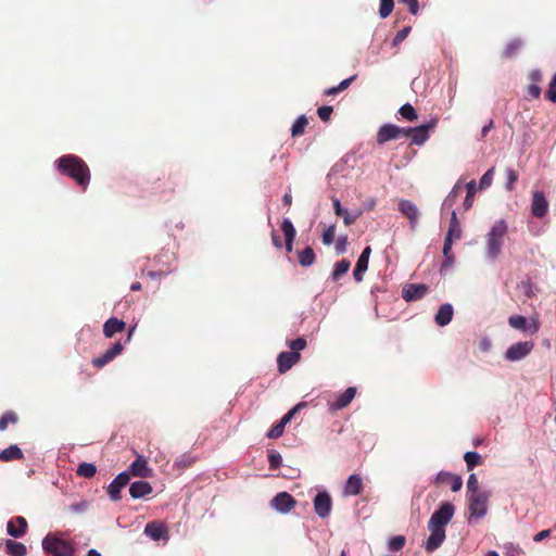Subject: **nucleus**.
<instances>
[{"instance_id": "1", "label": "nucleus", "mask_w": 556, "mask_h": 556, "mask_svg": "<svg viewBox=\"0 0 556 556\" xmlns=\"http://www.w3.org/2000/svg\"><path fill=\"white\" fill-rule=\"evenodd\" d=\"M59 173L76 181L84 190L90 182V170L86 162L77 155L66 154L55 162Z\"/></svg>"}, {"instance_id": "2", "label": "nucleus", "mask_w": 556, "mask_h": 556, "mask_svg": "<svg viewBox=\"0 0 556 556\" xmlns=\"http://www.w3.org/2000/svg\"><path fill=\"white\" fill-rule=\"evenodd\" d=\"M42 548L49 556H74L75 543L64 538V533H48L42 540Z\"/></svg>"}, {"instance_id": "3", "label": "nucleus", "mask_w": 556, "mask_h": 556, "mask_svg": "<svg viewBox=\"0 0 556 556\" xmlns=\"http://www.w3.org/2000/svg\"><path fill=\"white\" fill-rule=\"evenodd\" d=\"M507 233V225L501 219L496 222L486 235V251L491 258H496L502 252L504 237Z\"/></svg>"}, {"instance_id": "4", "label": "nucleus", "mask_w": 556, "mask_h": 556, "mask_svg": "<svg viewBox=\"0 0 556 556\" xmlns=\"http://www.w3.org/2000/svg\"><path fill=\"white\" fill-rule=\"evenodd\" d=\"M455 507L452 503L445 502L431 515L428 528L444 529V527L452 520Z\"/></svg>"}, {"instance_id": "5", "label": "nucleus", "mask_w": 556, "mask_h": 556, "mask_svg": "<svg viewBox=\"0 0 556 556\" xmlns=\"http://www.w3.org/2000/svg\"><path fill=\"white\" fill-rule=\"evenodd\" d=\"M489 497V493L484 491L469 494L468 501L470 517L482 518L485 516L488 511Z\"/></svg>"}, {"instance_id": "6", "label": "nucleus", "mask_w": 556, "mask_h": 556, "mask_svg": "<svg viewBox=\"0 0 556 556\" xmlns=\"http://www.w3.org/2000/svg\"><path fill=\"white\" fill-rule=\"evenodd\" d=\"M437 124L438 119L432 118L431 121L424 125L417 127H409L408 132L412 143L417 146L424 144L429 138V132L437 127Z\"/></svg>"}, {"instance_id": "7", "label": "nucleus", "mask_w": 556, "mask_h": 556, "mask_svg": "<svg viewBox=\"0 0 556 556\" xmlns=\"http://www.w3.org/2000/svg\"><path fill=\"white\" fill-rule=\"evenodd\" d=\"M508 324L510 327H513L517 330L529 332L531 334L536 333L541 327V324L538 318L533 317V318H531V321L528 323L526 317H523L521 315L510 316L508 318Z\"/></svg>"}, {"instance_id": "8", "label": "nucleus", "mask_w": 556, "mask_h": 556, "mask_svg": "<svg viewBox=\"0 0 556 556\" xmlns=\"http://www.w3.org/2000/svg\"><path fill=\"white\" fill-rule=\"evenodd\" d=\"M533 348L534 343L531 341L517 342L507 349L505 357L510 362L520 361L529 355Z\"/></svg>"}, {"instance_id": "9", "label": "nucleus", "mask_w": 556, "mask_h": 556, "mask_svg": "<svg viewBox=\"0 0 556 556\" xmlns=\"http://www.w3.org/2000/svg\"><path fill=\"white\" fill-rule=\"evenodd\" d=\"M356 395V388L349 387L343 393L337 394L336 399L328 402V410L333 414L340 409L345 408L350 405Z\"/></svg>"}, {"instance_id": "10", "label": "nucleus", "mask_w": 556, "mask_h": 556, "mask_svg": "<svg viewBox=\"0 0 556 556\" xmlns=\"http://www.w3.org/2000/svg\"><path fill=\"white\" fill-rule=\"evenodd\" d=\"M129 480L130 473L128 471H123L114 478L108 486V494L112 501L121 500V492L129 483Z\"/></svg>"}, {"instance_id": "11", "label": "nucleus", "mask_w": 556, "mask_h": 556, "mask_svg": "<svg viewBox=\"0 0 556 556\" xmlns=\"http://www.w3.org/2000/svg\"><path fill=\"white\" fill-rule=\"evenodd\" d=\"M548 211V201L544 192L534 191L531 201V213L536 218H543Z\"/></svg>"}, {"instance_id": "12", "label": "nucleus", "mask_w": 556, "mask_h": 556, "mask_svg": "<svg viewBox=\"0 0 556 556\" xmlns=\"http://www.w3.org/2000/svg\"><path fill=\"white\" fill-rule=\"evenodd\" d=\"M428 286L424 283H409L402 290V298L406 302L417 301L422 299L428 293Z\"/></svg>"}, {"instance_id": "13", "label": "nucleus", "mask_w": 556, "mask_h": 556, "mask_svg": "<svg viewBox=\"0 0 556 556\" xmlns=\"http://www.w3.org/2000/svg\"><path fill=\"white\" fill-rule=\"evenodd\" d=\"M270 504L276 510L287 514L295 506L296 501L288 492H280L271 500Z\"/></svg>"}, {"instance_id": "14", "label": "nucleus", "mask_w": 556, "mask_h": 556, "mask_svg": "<svg viewBox=\"0 0 556 556\" xmlns=\"http://www.w3.org/2000/svg\"><path fill=\"white\" fill-rule=\"evenodd\" d=\"M332 507V501L330 495L327 492L318 493L314 498V509L315 513L320 518H326L329 516Z\"/></svg>"}, {"instance_id": "15", "label": "nucleus", "mask_w": 556, "mask_h": 556, "mask_svg": "<svg viewBox=\"0 0 556 556\" xmlns=\"http://www.w3.org/2000/svg\"><path fill=\"white\" fill-rule=\"evenodd\" d=\"M399 211L408 218L410 228L414 230L417 227L418 218H419V210L409 200H401L399 202Z\"/></svg>"}, {"instance_id": "16", "label": "nucleus", "mask_w": 556, "mask_h": 556, "mask_svg": "<svg viewBox=\"0 0 556 556\" xmlns=\"http://www.w3.org/2000/svg\"><path fill=\"white\" fill-rule=\"evenodd\" d=\"M401 137L400 127L393 124H384L382 125L376 136V141L378 144H384L390 140H395Z\"/></svg>"}, {"instance_id": "17", "label": "nucleus", "mask_w": 556, "mask_h": 556, "mask_svg": "<svg viewBox=\"0 0 556 556\" xmlns=\"http://www.w3.org/2000/svg\"><path fill=\"white\" fill-rule=\"evenodd\" d=\"M124 350V345L121 342H115L112 348L106 350L101 356L92 359V364L97 368H102L110 362H112L117 355H119Z\"/></svg>"}, {"instance_id": "18", "label": "nucleus", "mask_w": 556, "mask_h": 556, "mask_svg": "<svg viewBox=\"0 0 556 556\" xmlns=\"http://www.w3.org/2000/svg\"><path fill=\"white\" fill-rule=\"evenodd\" d=\"M300 357L298 352H281L277 357L278 371L280 374L287 372L300 361Z\"/></svg>"}, {"instance_id": "19", "label": "nucleus", "mask_w": 556, "mask_h": 556, "mask_svg": "<svg viewBox=\"0 0 556 556\" xmlns=\"http://www.w3.org/2000/svg\"><path fill=\"white\" fill-rule=\"evenodd\" d=\"M430 535L426 541L425 548L427 552L432 553L438 549L445 540V529L428 528Z\"/></svg>"}, {"instance_id": "20", "label": "nucleus", "mask_w": 556, "mask_h": 556, "mask_svg": "<svg viewBox=\"0 0 556 556\" xmlns=\"http://www.w3.org/2000/svg\"><path fill=\"white\" fill-rule=\"evenodd\" d=\"M130 477L149 478L152 476V469L149 468L148 462L143 456H138L129 467Z\"/></svg>"}, {"instance_id": "21", "label": "nucleus", "mask_w": 556, "mask_h": 556, "mask_svg": "<svg viewBox=\"0 0 556 556\" xmlns=\"http://www.w3.org/2000/svg\"><path fill=\"white\" fill-rule=\"evenodd\" d=\"M8 534L13 538H22L27 531V521L24 517L17 516L9 520L7 525Z\"/></svg>"}, {"instance_id": "22", "label": "nucleus", "mask_w": 556, "mask_h": 556, "mask_svg": "<svg viewBox=\"0 0 556 556\" xmlns=\"http://www.w3.org/2000/svg\"><path fill=\"white\" fill-rule=\"evenodd\" d=\"M144 533L154 541L167 539V529L162 522H148L144 528Z\"/></svg>"}, {"instance_id": "23", "label": "nucleus", "mask_w": 556, "mask_h": 556, "mask_svg": "<svg viewBox=\"0 0 556 556\" xmlns=\"http://www.w3.org/2000/svg\"><path fill=\"white\" fill-rule=\"evenodd\" d=\"M435 483H438V484L450 483L451 490L453 492L459 491L463 486V480L459 476H455V475H453L451 472H446V471H440L437 475Z\"/></svg>"}, {"instance_id": "24", "label": "nucleus", "mask_w": 556, "mask_h": 556, "mask_svg": "<svg viewBox=\"0 0 556 556\" xmlns=\"http://www.w3.org/2000/svg\"><path fill=\"white\" fill-rule=\"evenodd\" d=\"M152 491V485L143 480L132 482L129 488V494L132 498H142L151 494Z\"/></svg>"}, {"instance_id": "25", "label": "nucleus", "mask_w": 556, "mask_h": 556, "mask_svg": "<svg viewBox=\"0 0 556 556\" xmlns=\"http://www.w3.org/2000/svg\"><path fill=\"white\" fill-rule=\"evenodd\" d=\"M281 230L285 235L286 251L290 253L292 252L293 241L296 235L295 228L290 219L285 218L281 223Z\"/></svg>"}, {"instance_id": "26", "label": "nucleus", "mask_w": 556, "mask_h": 556, "mask_svg": "<svg viewBox=\"0 0 556 556\" xmlns=\"http://www.w3.org/2000/svg\"><path fill=\"white\" fill-rule=\"evenodd\" d=\"M125 328H126L125 321H123L116 317H111L103 325V334L105 338H112L117 332L124 331Z\"/></svg>"}, {"instance_id": "27", "label": "nucleus", "mask_w": 556, "mask_h": 556, "mask_svg": "<svg viewBox=\"0 0 556 556\" xmlns=\"http://www.w3.org/2000/svg\"><path fill=\"white\" fill-rule=\"evenodd\" d=\"M363 490V479L359 475H352L345 482L343 493L346 496L358 495Z\"/></svg>"}, {"instance_id": "28", "label": "nucleus", "mask_w": 556, "mask_h": 556, "mask_svg": "<svg viewBox=\"0 0 556 556\" xmlns=\"http://www.w3.org/2000/svg\"><path fill=\"white\" fill-rule=\"evenodd\" d=\"M454 309L453 306L448 303L442 304L434 317L435 323L443 327L451 323L453 318Z\"/></svg>"}, {"instance_id": "29", "label": "nucleus", "mask_w": 556, "mask_h": 556, "mask_svg": "<svg viewBox=\"0 0 556 556\" xmlns=\"http://www.w3.org/2000/svg\"><path fill=\"white\" fill-rule=\"evenodd\" d=\"M23 457V451L15 444L10 445L9 447L0 452V460L5 463L12 460H20Z\"/></svg>"}, {"instance_id": "30", "label": "nucleus", "mask_w": 556, "mask_h": 556, "mask_svg": "<svg viewBox=\"0 0 556 556\" xmlns=\"http://www.w3.org/2000/svg\"><path fill=\"white\" fill-rule=\"evenodd\" d=\"M5 553L10 556H25L27 554V547L21 542L7 540Z\"/></svg>"}, {"instance_id": "31", "label": "nucleus", "mask_w": 556, "mask_h": 556, "mask_svg": "<svg viewBox=\"0 0 556 556\" xmlns=\"http://www.w3.org/2000/svg\"><path fill=\"white\" fill-rule=\"evenodd\" d=\"M460 237H462L460 224L457 218L456 212L453 211L452 215H451V219H450L448 230H447L445 238H450L452 240H454V239L458 240V239H460Z\"/></svg>"}, {"instance_id": "32", "label": "nucleus", "mask_w": 556, "mask_h": 556, "mask_svg": "<svg viewBox=\"0 0 556 556\" xmlns=\"http://www.w3.org/2000/svg\"><path fill=\"white\" fill-rule=\"evenodd\" d=\"M315 260V252L311 247H306L304 250L298 252L299 264L303 267L313 265Z\"/></svg>"}, {"instance_id": "33", "label": "nucleus", "mask_w": 556, "mask_h": 556, "mask_svg": "<svg viewBox=\"0 0 556 556\" xmlns=\"http://www.w3.org/2000/svg\"><path fill=\"white\" fill-rule=\"evenodd\" d=\"M452 245H453V240L450 238H445L444 244H443V255H444L445 260L442 263L441 270L451 266L454 263V255L452 254Z\"/></svg>"}, {"instance_id": "34", "label": "nucleus", "mask_w": 556, "mask_h": 556, "mask_svg": "<svg viewBox=\"0 0 556 556\" xmlns=\"http://www.w3.org/2000/svg\"><path fill=\"white\" fill-rule=\"evenodd\" d=\"M351 263L350 261L343 258L334 264V268L332 270V279L339 280L343 275H345L350 269Z\"/></svg>"}, {"instance_id": "35", "label": "nucleus", "mask_w": 556, "mask_h": 556, "mask_svg": "<svg viewBox=\"0 0 556 556\" xmlns=\"http://www.w3.org/2000/svg\"><path fill=\"white\" fill-rule=\"evenodd\" d=\"M307 125H308V119L305 115H301L300 117H298L291 128L292 137L302 136L304 134Z\"/></svg>"}, {"instance_id": "36", "label": "nucleus", "mask_w": 556, "mask_h": 556, "mask_svg": "<svg viewBox=\"0 0 556 556\" xmlns=\"http://www.w3.org/2000/svg\"><path fill=\"white\" fill-rule=\"evenodd\" d=\"M76 473L79 477L90 479L97 473V467L91 463H81L78 465Z\"/></svg>"}, {"instance_id": "37", "label": "nucleus", "mask_w": 556, "mask_h": 556, "mask_svg": "<svg viewBox=\"0 0 556 556\" xmlns=\"http://www.w3.org/2000/svg\"><path fill=\"white\" fill-rule=\"evenodd\" d=\"M464 460L468 470H472L476 466L482 465L483 458L477 452H467L464 455Z\"/></svg>"}, {"instance_id": "38", "label": "nucleus", "mask_w": 556, "mask_h": 556, "mask_svg": "<svg viewBox=\"0 0 556 556\" xmlns=\"http://www.w3.org/2000/svg\"><path fill=\"white\" fill-rule=\"evenodd\" d=\"M522 46V41L519 39H514L506 45L503 50V56L506 59H510L515 56Z\"/></svg>"}, {"instance_id": "39", "label": "nucleus", "mask_w": 556, "mask_h": 556, "mask_svg": "<svg viewBox=\"0 0 556 556\" xmlns=\"http://www.w3.org/2000/svg\"><path fill=\"white\" fill-rule=\"evenodd\" d=\"M368 262L367 260H364L362 257H358L355 268L353 270L354 279L357 282H361L363 280L364 274L368 269Z\"/></svg>"}, {"instance_id": "40", "label": "nucleus", "mask_w": 556, "mask_h": 556, "mask_svg": "<svg viewBox=\"0 0 556 556\" xmlns=\"http://www.w3.org/2000/svg\"><path fill=\"white\" fill-rule=\"evenodd\" d=\"M467 195L464 201V206L469 210L473 204L475 194L477 192L476 181L471 180L466 185Z\"/></svg>"}, {"instance_id": "41", "label": "nucleus", "mask_w": 556, "mask_h": 556, "mask_svg": "<svg viewBox=\"0 0 556 556\" xmlns=\"http://www.w3.org/2000/svg\"><path fill=\"white\" fill-rule=\"evenodd\" d=\"M18 416L13 410L5 412L0 418V431H4L9 424H16Z\"/></svg>"}, {"instance_id": "42", "label": "nucleus", "mask_w": 556, "mask_h": 556, "mask_svg": "<svg viewBox=\"0 0 556 556\" xmlns=\"http://www.w3.org/2000/svg\"><path fill=\"white\" fill-rule=\"evenodd\" d=\"M399 113L401 114V116L403 118H405L409 122H414L418 118L416 110L409 103L402 105L399 110Z\"/></svg>"}, {"instance_id": "43", "label": "nucleus", "mask_w": 556, "mask_h": 556, "mask_svg": "<svg viewBox=\"0 0 556 556\" xmlns=\"http://www.w3.org/2000/svg\"><path fill=\"white\" fill-rule=\"evenodd\" d=\"M195 463V458L189 454H184L175 460V466L181 469H186Z\"/></svg>"}, {"instance_id": "44", "label": "nucleus", "mask_w": 556, "mask_h": 556, "mask_svg": "<svg viewBox=\"0 0 556 556\" xmlns=\"http://www.w3.org/2000/svg\"><path fill=\"white\" fill-rule=\"evenodd\" d=\"M394 8L393 0H380L379 15L381 18L388 17Z\"/></svg>"}, {"instance_id": "45", "label": "nucleus", "mask_w": 556, "mask_h": 556, "mask_svg": "<svg viewBox=\"0 0 556 556\" xmlns=\"http://www.w3.org/2000/svg\"><path fill=\"white\" fill-rule=\"evenodd\" d=\"M281 462H282V457H281L280 453H278L275 450L268 451V463H269V468L271 470L277 469L281 465Z\"/></svg>"}, {"instance_id": "46", "label": "nucleus", "mask_w": 556, "mask_h": 556, "mask_svg": "<svg viewBox=\"0 0 556 556\" xmlns=\"http://www.w3.org/2000/svg\"><path fill=\"white\" fill-rule=\"evenodd\" d=\"M406 539L403 535H396L390 539L389 549L392 552L401 551L405 545Z\"/></svg>"}, {"instance_id": "47", "label": "nucleus", "mask_w": 556, "mask_h": 556, "mask_svg": "<svg viewBox=\"0 0 556 556\" xmlns=\"http://www.w3.org/2000/svg\"><path fill=\"white\" fill-rule=\"evenodd\" d=\"M363 215V210H357L355 211L354 213H349L348 211H345L343 213V215H341L343 217V223L345 226H351L353 225L361 216Z\"/></svg>"}, {"instance_id": "48", "label": "nucleus", "mask_w": 556, "mask_h": 556, "mask_svg": "<svg viewBox=\"0 0 556 556\" xmlns=\"http://www.w3.org/2000/svg\"><path fill=\"white\" fill-rule=\"evenodd\" d=\"M506 176H507L506 189L508 191H513L515 189V184L518 180V173L513 168H506Z\"/></svg>"}, {"instance_id": "49", "label": "nucleus", "mask_w": 556, "mask_h": 556, "mask_svg": "<svg viewBox=\"0 0 556 556\" xmlns=\"http://www.w3.org/2000/svg\"><path fill=\"white\" fill-rule=\"evenodd\" d=\"M336 236V225L329 226L321 236V241L325 245H330Z\"/></svg>"}, {"instance_id": "50", "label": "nucleus", "mask_w": 556, "mask_h": 556, "mask_svg": "<svg viewBox=\"0 0 556 556\" xmlns=\"http://www.w3.org/2000/svg\"><path fill=\"white\" fill-rule=\"evenodd\" d=\"M494 172V167H491L483 174V176L480 179V189H485L492 185Z\"/></svg>"}, {"instance_id": "51", "label": "nucleus", "mask_w": 556, "mask_h": 556, "mask_svg": "<svg viewBox=\"0 0 556 556\" xmlns=\"http://www.w3.org/2000/svg\"><path fill=\"white\" fill-rule=\"evenodd\" d=\"M303 406H305V403L296 404L279 420V424L286 427V425L291 421L296 412Z\"/></svg>"}, {"instance_id": "52", "label": "nucleus", "mask_w": 556, "mask_h": 556, "mask_svg": "<svg viewBox=\"0 0 556 556\" xmlns=\"http://www.w3.org/2000/svg\"><path fill=\"white\" fill-rule=\"evenodd\" d=\"M410 30H412L410 26H405L403 29L399 30L393 38V46L401 45L405 40V38L409 35Z\"/></svg>"}, {"instance_id": "53", "label": "nucleus", "mask_w": 556, "mask_h": 556, "mask_svg": "<svg viewBox=\"0 0 556 556\" xmlns=\"http://www.w3.org/2000/svg\"><path fill=\"white\" fill-rule=\"evenodd\" d=\"M333 112V108L330 105H323L317 109V114L323 122H328Z\"/></svg>"}, {"instance_id": "54", "label": "nucleus", "mask_w": 556, "mask_h": 556, "mask_svg": "<svg viewBox=\"0 0 556 556\" xmlns=\"http://www.w3.org/2000/svg\"><path fill=\"white\" fill-rule=\"evenodd\" d=\"M283 431H285V427L282 425H280L278 421L269 429V431L267 432V437L269 439H278L283 434Z\"/></svg>"}, {"instance_id": "55", "label": "nucleus", "mask_w": 556, "mask_h": 556, "mask_svg": "<svg viewBox=\"0 0 556 556\" xmlns=\"http://www.w3.org/2000/svg\"><path fill=\"white\" fill-rule=\"evenodd\" d=\"M460 192V187L458 186H455L452 191L450 192V194L447 195V198L445 199L443 205L445 207H452V205L454 204V202L456 201L458 194Z\"/></svg>"}, {"instance_id": "56", "label": "nucleus", "mask_w": 556, "mask_h": 556, "mask_svg": "<svg viewBox=\"0 0 556 556\" xmlns=\"http://www.w3.org/2000/svg\"><path fill=\"white\" fill-rule=\"evenodd\" d=\"M306 346V340L304 338H298L289 343V348L291 349V352H300L304 350Z\"/></svg>"}, {"instance_id": "57", "label": "nucleus", "mask_w": 556, "mask_h": 556, "mask_svg": "<svg viewBox=\"0 0 556 556\" xmlns=\"http://www.w3.org/2000/svg\"><path fill=\"white\" fill-rule=\"evenodd\" d=\"M467 490H468L469 494H472V493H476V492H481L479 490L478 479H477V476L475 473H471L469 476V478H468Z\"/></svg>"}, {"instance_id": "58", "label": "nucleus", "mask_w": 556, "mask_h": 556, "mask_svg": "<svg viewBox=\"0 0 556 556\" xmlns=\"http://www.w3.org/2000/svg\"><path fill=\"white\" fill-rule=\"evenodd\" d=\"M541 94V88L536 84H530L527 87V99H538Z\"/></svg>"}, {"instance_id": "59", "label": "nucleus", "mask_w": 556, "mask_h": 556, "mask_svg": "<svg viewBox=\"0 0 556 556\" xmlns=\"http://www.w3.org/2000/svg\"><path fill=\"white\" fill-rule=\"evenodd\" d=\"M400 3L407 5L408 11L413 15H416L419 11L418 0H400Z\"/></svg>"}, {"instance_id": "60", "label": "nucleus", "mask_w": 556, "mask_h": 556, "mask_svg": "<svg viewBox=\"0 0 556 556\" xmlns=\"http://www.w3.org/2000/svg\"><path fill=\"white\" fill-rule=\"evenodd\" d=\"M528 78H529V80L531 81V84H536V85H539V84L542 81L543 76H542L541 71H539V70H533V71H531V72L529 73Z\"/></svg>"}, {"instance_id": "61", "label": "nucleus", "mask_w": 556, "mask_h": 556, "mask_svg": "<svg viewBox=\"0 0 556 556\" xmlns=\"http://www.w3.org/2000/svg\"><path fill=\"white\" fill-rule=\"evenodd\" d=\"M546 98L553 103H556V84L554 79H552L549 83V88L546 92Z\"/></svg>"}, {"instance_id": "62", "label": "nucleus", "mask_w": 556, "mask_h": 556, "mask_svg": "<svg viewBox=\"0 0 556 556\" xmlns=\"http://www.w3.org/2000/svg\"><path fill=\"white\" fill-rule=\"evenodd\" d=\"M346 244H348V237L346 236L340 237L336 243L337 252L343 253L346 249Z\"/></svg>"}, {"instance_id": "63", "label": "nucleus", "mask_w": 556, "mask_h": 556, "mask_svg": "<svg viewBox=\"0 0 556 556\" xmlns=\"http://www.w3.org/2000/svg\"><path fill=\"white\" fill-rule=\"evenodd\" d=\"M357 75H352L351 77L346 78V79H343L339 85H338V89L339 91H344L345 89H348L350 87V85L356 79Z\"/></svg>"}, {"instance_id": "64", "label": "nucleus", "mask_w": 556, "mask_h": 556, "mask_svg": "<svg viewBox=\"0 0 556 556\" xmlns=\"http://www.w3.org/2000/svg\"><path fill=\"white\" fill-rule=\"evenodd\" d=\"M332 205H333L334 214L337 216L343 215V213L346 211L341 206L340 200L338 198H334V197L332 198Z\"/></svg>"}]
</instances>
